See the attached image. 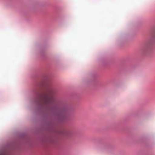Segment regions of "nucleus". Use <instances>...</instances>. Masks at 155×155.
I'll return each instance as SVG.
<instances>
[{
    "instance_id": "obj_2",
    "label": "nucleus",
    "mask_w": 155,
    "mask_h": 155,
    "mask_svg": "<svg viewBox=\"0 0 155 155\" xmlns=\"http://www.w3.org/2000/svg\"><path fill=\"white\" fill-rule=\"evenodd\" d=\"M68 111V108L64 107L63 108V110L59 112L58 114V115L60 116L61 118L64 119L65 118V116L67 115Z\"/></svg>"
},
{
    "instance_id": "obj_4",
    "label": "nucleus",
    "mask_w": 155,
    "mask_h": 155,
    "mask_svg": "<svg viewBox=\"0 0 155 155\" xmlns=\"http://www.w3.org/2000/svg\"><path fill=\"white\" fill-rule=\"evenodd\" d=\"M0 155H9L6 151H3L0 152Z\"/></svg>"
},
{
    "instance_id": "obj_3",
    "label": "nucleus",
    "mask_w": 155,
    "mask_h": 155,
    "mask_svg": "<svg viewBox=\"0 0 155 155\" xmlns=\"http://www.w3.org/2000/svg\"><path fill=\"white\" fill-rule=\"evenodd\" d=\"M153 34L155 35L153 36L152 41L149 44L150 45H155V30H154V31H153Z\"/></svg>"
},
{
    "instance_id": "obj_1",
    "label": "nucleus",
    "mask_w": 155,
    "mask_h": 155,
    "mask_svg": "<svg viewBox=\"0 0 155 155\" xmlns=\"http://www.w3.org/2000/svg\"><path fill=\"white\" fill-rule=\"evenodd\" d=\"M38 100L37 103L39 104L41 103L47 104H53L55 102V99L51 94H38Z\"/></svg>"
}]
</instances>
